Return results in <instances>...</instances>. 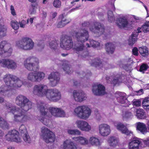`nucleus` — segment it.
Segmentation results:
<instances>
[{
  "instance_id": "nucleus-1",
  "label": "nucleus",
  "mask_w": 149,
  "mask_h": 149,
  "mask_svg": "<svg viewBox=\"0 0 149 149\" xmlns=\"http://www.w3.org/2000/svg\"><path fill=\"white\" fill-rule=\"evenodd\" d=\"M73 36L76 38L77 43L75 45L74 51L77 54L83 52L81 55L84 57L88 56V51H83L85 47L83 43L87 40L89 37L88 31L86 29H81L78 32H74Z\"/></svg>"
},
{
  "instance_id": "nucleus-2",
  "label": "nucleus",
  "mask_w": 149,
  "mask_h": 149,
  "mask_svg": "<svg viewBox=\"0 0 149 149\" xmlns=\"http://www.w3.org/2000/svg\"><path fill=\"white\" fill-rule=\"evenodd\" d=\"M6 107L8 112L14 114L13 120L15 123H24L31 120L30 117L26 114L21 109L9 104H7Z\"/></svg>"
},
{
  "instance_id": "nucleus-3",
  "label": "nucleus",
  "mask_w": 149,
  "mask_h": 149,
  "mask_svg": "<svg viewBox=\"0 0 149 149\" xmlns=\"http://www.w3.org/2000/svg\"><path fill=\"white\" fill-rule=\"evenodd\" d=\"M6 84L10 87V89L15 90L21 86L23 81L15 76L10 74H6L3 78Z\"/></svg>"
},
{
  "instance_id": "nucleus-4",
  "label": "nucleus",
  "mask_w": 149,
  "mask_h": 149,
  "mask_svg": "<svg viewBox=\"0 0 149 149\" xmlns=\"http://www.w3.org/2000/svg\"><path fill=\"white\" fill-rule=\"evenodd\" d=\"M34 45L32 40L28 37H23L16 42V46L19 48L26 51L32 49Z\"/></svg>"
},
{
  "instance_id": "nucleus-5",
  "label": "nucleus",
  "mask_w": 149,
  "mask_h": 149,
  "mask_svg": "<svg viewBox=\"0 0 149 149\" xmlns=\"http://www.w3.org/2000/svg\"><path fill=\"white\" fill-rule=\"evenodd\" d=\"M38 108L40 110L41 115L39 118V120L45 125L48 126L49 125L50 120L46 117H50L51 115H49L48 112L47 104L41 102L38 105Z\"/></svg>"
},
{
  "instance_id": "nucleus-6",
  "label": "nucleus",
  "mask_w": 149,
  "mask_h": 149,
  "mask_svg": "<svg viewBox=\"0 0 149 149\" xmlns=\"http://www.w3.org/2000/svg\"><path fill=\"white\" fill-rule=\"evenodd\" d=\"M74 113L75 115L79 118L86 120L91 116V111L88 107L82 106L76 108L74 110Z\"/></svg>"
},
{
  "instance_id": "nucleus-7",
  "label": "nucleus",
  "mask_w": 149,
  "mask_h": 149,
  "mask_svg": "<svg viewBox=\"0 0 149 149\" xmlns=\"http://www.w3.org/2000/svg\"><path fill=\"white\" fill-rule=\"evenodd\" d=\"M39 63L38 59L33 57H28L24 62V67L30 71L38 70L39 68Z\"/></svg>"
},
{
  "instance_id": "nucleus-8",
  "label": "nucleus",
  "mask_w": 149,
  "mask_h": 149,
  "mask_svg": "<svg viewBox=\"0 0 149 149\" xmlns=\"http://www.w3.org/2000/svg\"><path fill=\"white\" fill-rule=\"evenodd\" d=\"M40 135L41 138L47 143L53 142L55 140V135L54 133L45 127L41 128Z\"/></svg>"
},
{
  "instance_id": "nucleus-9",
  "label": "nucleus",
  "mask_w": 149,
  "mask_h": 149,
  "mask_svg": "<svg viewBox=\"0 0 149 149\" xmlns=\"http://www.w3.org/2000/svg\"><path fill=\"white\" fill-rule=\"evenodd\" d=\"M13 49L10 43L3 40L0 42V56L3 57H7L12 54Z\"/></svg>"
},
{
  "instance_id": "nucleus-10",
  "label": "nucleus",
  "mask_w": 149,
  "mask_h": 149,
  "mask_svg": "<svg viewBox=\"0 0 149 149\" xmlns=\"http://www.w3.org/2000/svg\"><path fill=\"white\" fill-rule=\"evenodd\" d=\"M16 103L20 106L25 111H28L32 107V103L26 97L20 95L17 97Z\"/></svg>"
},
{
  "instance_id": "nucleus-11",
  "label": "nucleus",
  "mask_w": 149,
  "mask_h": 149,
  "mask_svg": "<svg viewBox=\"0 0 149 149\" xmlns=\"http://www.w3.org/2000/svg\"><path fill=\"white\" fill-rule=\"evenodd\" d=\"M33 93H60L56 89H48L46 86L42 84L35 85L33 89Z\"/></svg>"
},
{
  "instance_id": "nucleus-12",
  "label": "nucleus",
  "mask_w": 149,
  "mask_h": 149,
  "mask_svg": "<svg viewBox=\"0 0 149 149\" xmlns=\"http://www.w3.org/2000/svg\"><path fill=\"white\" fill-rule=\"evenodd\" d=\"M60 46L61 48L67 50L72 48L73 42L71 37L67 35L62 36L61 39Z\"/></svg>"
},
{
  "instance_id": "nucleus-13",
  "label": "nucleus",
  "mask_w": 149,
  "mask_h": 149,
  "mask_svg": "<svg viewBox=\"0 0 149 149\" xmlns=\"http://www.w3.org/2000/svg\"><path fill=\"white\" fill-rule=\"evenodd\" d=\"M36 71L31 72L28 74V80L33 82H39L44 78L45 74L43 72Z\"/></svg>"
},
{
  "instance_id": "nucleus-14",
  "label": "nucleus",
  "mask_w": 149,
  "mask_h": 149,
  "mask_svg": "<svg viewBox=\"0 0 149 149\" xmlns=\"http://www.w3.org/2000/svg\"><path fill=\"white\" fill-rule=\"evenodd\" d=\"M6 139L7 141H14L17 143L20 142L22 141L19 136L18 132L14 130L8 132L6 136Z\"/></svg>"
},
{
  "instance_id": "nucleus-15",
  "label": "nucleus",
  "mask_w": 149,
  "mask_h": 149,
  "mask_svg": "<svg viewBox=\"0 0 149 149\" xmlns=\"http://www.w3.org/2000/svg\"><path fill=\"white\" fill-rule=\"evenodd\" d=\"M76 127L81 131L89 132L91 130V127L87 122L82 120H77L75 122Z\"/></svg>"
},
{
  "instance_id": "nucleus-16",
  "label": "nucleus",
  "mask_w": 149,
  "mask_h": 149,
  "mask_svg": "<svg viewBox=\"0 0 149 149\" xmlns=\"http://www.w3.org/2000/svg\"><path fill=\"white\" fill-rule=\"evenodd\" d=\"M93 26H91L89 28L90 31L94 33L98 34L99 36L103 34L104 31L103 24L97 22H93Z\"/></svg>"
},
{
  "instance_id": "nucleus-17",
  "label": "nucleus",
  "mask_w": 149,
  "mask_h": 149,
  "mask_svg": "<svg viewBox=\"0 0 149 149\" xmlns=\"http://www.w3.org/2000/svg\"><path fill=\"white\" fill-rule=\"evenodd\" d=\"M0 66L11 69H15L17 66L16 63L14 61L9 59L0 60Z\"/></svg>"
},
{
  "instance_id": "nucleus-18",
  "label": "nucleus",
  "mask_w": 149,
  "mask_h": 149,
  "mask_svg": "<svg viewBox=\"0 0 149 149\" xmlns=\"http://www.w3.org/2000/svg\"><path fill=\"white\" fill-rule=\"evenodd\" d=\"M98 130L100 134L103 136H107L110 133V126L107 124H100L98 126Z\"/></svg>"
},
{
  "instance_id": "nucleus-19",
  "label": "nucleus",
  "mask_w": 149,
  "mask_h": 149,
  "mask_svg": "<svg viewBox=\"0 0 149 149\" xmlns=\"http://www.w3.org/2000/svg\"><path fill=\"white\" fill-rule=\"evenodd\" d=\"M48 79H52L50 80V83L52 86L56 85L60 80L59 74L58 72H53L49 75Z\"/></svg>"
},
{
  "instance_id": "nucleus-20",
  "label": "nucleus",
  "mask_w": 149,
  "mask_h": 149,
  "mask_svg": "<svg viewBox=\"0 0 149 149\" xmlns=\"http://www.w3.org/2000/svg\"><path fill=\"white\" fill-rule=\"evenodd\" d=\"M19 131L21 133L25 141L28 143L31 142V139L27 133L26 127L24 125L22 124L20 125Z\"/></svg>"
},
{
  "instance_id": "nucleus-21",
  "label": "nucleus",
  "mask_w": 149,
  "mask_h": 149,
  "mask_svg": "<svg viewBox=\"0 0 149 149\" xmlns=\"http://www.w3.org/2000/svg\"><path fill=\"white\" fill-rule=\"evenodd\" d=\"M58 19L60 21L57 24V27L58 28L63 27L66 25L70 23L71 20L70 19H66L63 14L59 15L58 17Z\"/></svg>"
},
{
  "instance_id": "nucleus-22",
  "label": "nucleus",
  "mask_w": 149,
  "mask_h": 149,
  "mask_svg": "<svg viewBox=\"0 0 149 149\" xmlns=\"http://www.w3.org/2000/svg\"><path fill=\"white\" fill-rule=\"evenodd\" d=\"M116 129L120 131L122 133L128 135L132 133L131 131L129 130L123 123L118 122L116 123H113Z\"/></svg>"
},
{
  "instance_id": "nucleus-23",
  "label": "nucleus",
  "mask_w": 149,
  "mask_h": 149,
  "mask_svg": "<svg viewBox=\"0 0 149 149\" xmlns=\"http://www.w3.org/2000/svg\"><path fill=\"white\" fill-rule=\"evenodd\" d=\"M92 91L93 93H106L105 87L100 84H94L92 86Z\"/></svg>"
},
{
  "instance_id": "nucleus-24",
  "label": "nucleus",
  "mask_w": 149,
  "mask_h": 149,
  "mask_svg": "<svg viewBox=\"0 0 149 149\" xmlns=\"http://www.w3.org/2000/svg\"><path fill=\"white\" fill-rule=\"evenodd\" d=\"M141 27H138L137 30H135L134 33L131 35L130 38L128 40L129 45H132L136 41V37L138 35V33L141 32Z\"/></svg>"
},
{
  "instance_id": "nucleus-25",
  "label": "nucleus",
  "mask_w": 149,
  "mask_h": 149,
  "mask_svg": "<svg viewBox=\"0 0 149 149\" xmlns=\"http://www.w3.org/2000/svg\"><path fill=\"white\" fill-rule=\"evenodd\" d=\"M60 149H77L74 145V143L70 139H67L64 141L61 145Z\"/></svg>"
},
{
  "instance_id": "nucleus-26",
  "label": "nucleus",
  "mask_w": 149,
  "mask_h": 149,
  "mask_svg": "<svg viewBox=\"0 0 149 149\" xmlns=\"http://www.w3.org/2000/svg\"><path fill=\"white\" fill-rule=\"evenodd\" d=\"M141 143V140L138 138H135L129 143L128 148L129 149H138L140 144Z\"/></svg>"
},
{
  "instance_id": "nucleus-27",
  "label": "nucleus",
  "mask_w": 149,
  "mask_h": 149,
  "mask_svg": "<svg viewBox=\"0 0 149 149\" xmlns=\"http://www.w3.org/2000/svg\"><path fill=\"white\" fill-rule=\"evenodd\" d=\"M116 24L120 28L128 27L129 23L127 19L125 18L120 17L117 20Z\"/></svg>"
},
{
  "instance_id": "nucleus-28",
  "label": "nucleus",
  "mask_w": 149,
  "mask_h": 149,
  "mask_svg": "<svg viewBox=\"0 0 149 149\" xmlns=\"http://www.w3.org/2000/svg\"><path fill=\"white\" fill-rule=\"evenodd\" d=\"M72 139L76 143L81 145H85L88 144V140L86 138L83 136L74 137Z\"/></svg>"
},
{
  "instance_id": "nucleus-29",
  "label": "nucleus",
  "mask_w": 149,
  "mask_h": 149,
  "mask_svg": "<svg viewBox=\"0 0 149 149\" xmlns=\"http://www.w3.org/2000/svg\"><path fill=\"white\" fill-rule=\"evenodd\" d=\"M47 98L49 100L56 102L61 98V94H45Z\"/></svg>"
},
{
  "instance_id": "nucleus-30",
  "label": "nucleus",
  "mask_w": 149,
  "mask_h": 149,
  "mask_svg": "<svg viewBox=\"0 0 149 149\" xmlns=\"http://www.w3.org/2000/svg\"><path fill=\"white\" fill-rule=\"evenodd\" d=\"M137 130H139L143 134L147 132V129L146 125L143 123H137L135 124Z\"/></svg>"
},
{
  "instance_id": "nucleus-31",
  "label": "nucleus",
  "mask_w": 149,
  "mask_h": 149,
  "mask_svg": "<svg viewBox=\"0 0 149 149\" xmlns=\"http://www.w3.org/2000/svg\"><path fill=\"white\" fill-rule=\"evenodd\" d=\"M107 141L109 145L113 147L116 146L119 143L118 139L114 136L109 137L107 139Z\"/></svg>"
},
{
  "instance_id": "nucleus-32",
  "label": "nucleus",
  "mask_w": 149,
  "mask_h": 149,
  "mask_svg": "<svg viewBox=\"0 0 149 149\" xmlns=\"http://www.w3.org/2000/svg\"><path fill=\"white\" fill-rule=\"evenodd\" d=\"M73 97L76 101L81 102L87 98L86 94H73Z\"/></svg>"
},
{
  "instance_id": "nucleus-33",
  "label": "nucleus",
  "mask_w": 149,
  "mask_h": 149,
  "mask_svg": "<svg viewBox=\"0 0 149 149\" xmlns=\"http://www.w3.org/2000/svg\"><path fill=\"white\" fill-rule=\"evenodd\" d=\"M92 146H99L101 144L99 139L95 136H91L89 138L88 140V143Z\"/></svg>"
},
{
  "instance_id": "nucleus-34",
  "label": "nucleus",
  "mask_w": 149,
  "mask_h": 149,
  "mask_svg": "<svg viewBox=\"0 0 149 149\" xmlns=\"http://www.w3.org/2000/svg\"><path fill=\"white\" fill-rule=\"evenodd\" d=\"M106 49L107 52L109 54H112L115 50V46L111 43H107L105 45Z\"/></svg>"
},
{
  "instance_id": "nucleus-35",
  "label": "nucleus",
  "mask_w": 149,
  "mask_h": 149,
  "mask_svg": "<svg viewBox=\"0 0 149 149\" xmlns=\"http://www.w3.org/2000/svg\"><path fill=\"white\" fill-rule=\"evenodd\" d=\"M136 116L139 119H143L145 118L146 115L145 113L142 109H138L136 110Z\"/></svg>"
},
{
  "instance_id": "nucleus-36",
  "label": "nucleus",
  "mask_w": 149,
  "mask_h": 149,
  "mask_svg": "<svg viewBox=\"0 0 149 149\" xmlns=\"http://www.w3.org/2000/svg\"><path fill=\"white\" fill-rule=\"evenodd\" d=\"M92 65L96 67H100L101 68L103 67V64L99 58H95L92 61Z\"/></svg>"
},
{
  "instance_id": "nucleus-37",
  "label": "nucleus",
  "mask_w": 149,
  "mask_h": 149,
  "mask_svg": "<svg viewBox=\"0 0 149 149\" xmlns=\"http://www.w3.org/2000/svg\"><path fill=\"white\" fill-rule=\"evenodd\" d=\"M139 51L141 55L143 56H145L148 55V50L146 46H143L139 48Z\"/></svg>"
},
{
  "instance_id": "nucleus-38",
  "label": "nucleus",
  "mask_w": 149,
  "mask_h": 149,
  "mask_svg": "<svg viewBox=\"0 0 149 149\" xmlns=\"http://www.w3.org/2000/svg\"><path fill=\"white\" fill-rule=\"evenodd\" d=\"M122 81L123 80L121 78V77L119 76L118 77H115L111 81H110V83L111 84H113L114 86H115L117 84H120L122 82Z\"/></svg>"
},
{
  "instance_id": "nucleus-39",
  "label": "nucleus",
  "mask_w": 149,
  "mask_h": 149,
  "mask_svg": "<svg viewBox=\"0 0 149 149\" xmlns=\"http://www.w3.org/2000/svg\"><path fill=\"white\" fill-rule=\"evenodd\" d=\"M120 94V96L117 98V100L118 101L122 104L128 103V100H127V98L124 95L125 94Z\"/></svg>"
},
{
  "instance_id": "nucleus-40",
  "label": "nucleus",
  "mask_w": 149,
  "mask_h": 149,
  "mask_svg": "<svg viewBox=\"0 0 149 149\" xmlns=\"http://www.w3.org/2000/svg\"><path fill=\"white\" fill-rule=\"evenodd\" d=\"M68 133L70 135H79L81 134V132L77 129H68L67 130Z\"/></svg>"
},
{
  "instance_id": "nucleus-41",
  "label": "nucleus",
  "mask_w": 149,
  "mask_h": 149,
  "mask_svg": "<svg viewBox=\"0 0 149 149\" xmlns=\"http://www.w3.org/2000/svg\"><path fill=\"white\" fill-rule=\"evenodd\" d=\"M141 29L145 33L149 31V21L146 22L142 26Z\"/></svg>"
},
{
  "instance_id": "nucleus-42",
  "label": "nucleus",
  "mask_w": 149,
  "mask_h": 149,
  "mask_svg": "<svg viewBox=\"0 0 149 149\" xmlns=\"http://www.w3.org/2000/svg\"><path fill=\"white\" fill-rule=\"evenodd\" d=\"M6 86H2L0 87V93H4L8 91H13L12 89H10V87Z\"/></svg>"
},
{
  "instance_id": "nucleus-43",
  "label": "nucleus",
  "mask_w": 149,
  "mask_h": 149,
  "mask_svg": "<svg viewBox=\"0 0 149 149\" xmlns=\"http://www.w3.org/2000/svg\"><path fill=\"white\" fill-rule=\"evenodd\" d=\"M59 109L57 108L52 107L50 108L49 111L52 115L56 117V116H59V114H57V112L59 111Z\"/></svg>"
},
{
  "instance_id": "nucleus-44",
  "label": "nucleus",
  "mask_w": 149,
  "mask_h": 149,
  "mask_svg": "<svg viewBox=\"0 0 149 149\" xmlns=\"http://www.w3.org/2000/svg\"><path fill=\"white\" fill-rule=\"evenodd\" d=\"M108 17L109 21L110 22H113L115 20V17L112 11L109 10L108 11Z\"/></svg>"
},
{
  "instance_id": "nucleus-45",
  "label": "nucleus",
  "mask_w": 149,
  "mask_h": 149,
  "mask_svg": "<svg viewBox=\"0 0 149 149\" xmlns=\"http://www.w3.org/2000/svg\"><path fill=\"white\" fill-rule=\"evenodd\" d=\"M49 45L51 49L55 50L57 49L58 43L56 40H53L49 42Z\"/></svg>"
},
{
  "instance_id": "nucleus-46",
  "label": "nucleus",
  "mask_w": 149,
  "mask_h": 149,
  "mask_svg": "<svg viewBox=\"0 0 149 149\" xmlns=\"http://www.w3.org/2000/svg\"><path fill=\"white\" fill-rule=\"evenodd\" d=\"M0 126L4 129L8 128L9 126L7 122L4 120L0 117Z\"/></svg>"
},
{
  "instance_id": "nucleus-47",
  "label": "nucleus",
  "mask_w": 149,
  "mask_h": 149,
  "mask_svg": "<svg viewBox=\"0 0 149 149\" xmlns=\"http://www.w3.org/2000/svg\"><path fill=\"white\" fill-rule=\"evenodd\" d=\"M63 68L64 70L66 71V73L68 74H71L72 72L70 70V68L69 65L68 64H63Z\"/></svg>"
},
{
  "instance_id": "nucleus-48",
  "label": "nucleus",
  "mask_w": 149,
  "mask_h": 149,
  "mask_svg": "<svg viewBox=\"0 0 149 149\" xmlns=\"http://www.w3.org/2000/svg\"><path fill=\"white\" fill-rule=\"evenodd\" d=\"M11 25L12 27L15 30H17L19 29V24L16 21L13 20L11 21Z\"/></svg>"
},
{
  "instance_id": "nucleus-49",
  "label": "nucleus",
  "mask_w": 149,
  "mask_h": 149,
  "mask_svg": "<svg viewBox=\"0 0 149 149\" xmlns=\"http://www.w3.org/2000/svg\"><path fill=\"white\" fill-rule=\"evenodd\" d=\"M149 68L148 65L146 64L143 63L140 66L139 71L140 72H143L146 71Z\"/></svg>"
},
{
  "instance_id": "nucleus-50",
  "label": "nucleus",
  "mask_w": 149,
  "mask_h": 149,
  "mask_svg": "<svg viewBox=\"0 0 149 149\" xmlns=\"http://www.w3.org/2000/svg\"><path fill=\"white\" fill-rule=\"evenodd\" d=\"M89 41L91 46L93 47H97L100 45V43L97 41L93 40H91Z\"/></svg>"
},
{
  "instance_id": "nucleus-51",
  "label": "nucleus",
  "mask_w": 149,
  "mask_h": 149,
  "mask_svg": "<svg viewBox=\"0 0 149 149\" xmlns=\"http://www.w3.org/2000/svg\"><path fill=\"white\" fill-rule=\"evenodd\" d=\"M29 22V19H28L26 21L22 20L21 22H19V26L20 27L24 28L25 27L26 24H28Z\"/></svg>"
},
{
  "instance_id": "nucleus-52",
  "label": "nucleus",
  "mask_w": 149,
  "mask_h": 149,
  "mask_svg": "<svg viewBox=\"0 0 149 149\" xmlns=\"http://www.w3.org/2000/svg\"><path fill=\"white\" fill-rule=\"evenodd\" d=\"M53 4L55 7L59 8L61 6V2L59 0H54Z\"/></svg>"
},
{
  "instance_id": "nucleus-53",
  "label": "nucleus",
  "mask_w": 149,
  "mask_h": 149,
  "mask_svg": "<svg viewBox=\"0 0 149 149\" xmlns=\"http://www.w3.org/2000/svg\"><path fill=\"white\" fill-rule=\"evenodd\" d=\"M59 114V116H56V117H64L65 116V113L64 111L62 110L61 109L59 108V111L57 112V114Z\"/></svg>"
},
{
  "instance_id": "nucleus-54",
  "label": "nucleus",
  "mask_w": 149,
  "mask_h": 149,
  "mask_svg": "<svg viewBox=\"0 0 149 149\" xmlns=\"http://www.w3.org/2000/svg\"><path fill=\"white\" fill-rule=\"evenodd\" d=\"M37 5L38 4L36 3H35L34 4L32 3L31 4V6L33 8V10L32 11H31L30 10L31 14H33L35 13L36 11L35 10V8L37 6Z\"/></svg>"
},
{
  "instance_id": "nucleus-55",
  "label": "nucleus",
  "mask_w": 149,
  "mask_h": 149,
  "mask_svg": "<svg viewBox=\"0 0 149 149\" xmlns=\"http://www.w3.org/2000/svg\"><path fill=\"white\" fill-rule=\"evenodd\" d=\"M139 50L138 48L136 47H134L132 49V54L135 56H137L138 55Z\"/></svg>"
},
{
  "instance_id": "nucleus-56",
  "label": "nucleus",
  "mask_w": 149,
  "mask_h": 149,
  "mask_svg": "<svg viewBox=\"0 0 149 149\" xmlns=\"http://www.w3.org/2000/svg\"><path fill=\"white\" fill-rule=\"evenodd\" d=\"M132 116V115L131 113L128 112L125 113L123 116V117L124 118H130Z\"/></svg>"
},
{
  "instance_id": "nucleus-57",
  "label": "nucleus",
  "mask_w": 149,
  "mask_h": 149,
  "mask_svg": "<svg viewBox=\"0 0 149 149\" xmlns=\"http://www.w3.org/2000/svg\"><path fill=\"white\" fill-rule=\"evenodd\" d=\"M90 23L88 22H84L82 24V26L83 27H89L90 26Z\"/></svg>"
},
{
  "instance_id": "nucleus-58",
  "label": "nucleus",
  "mask_w": 149,
  "mask_h": 149,
  "mask_svg": "<svg viewBox=\"0 0 149 149\" xmlns=\"http://www.w3.org/2000/svg\"><path fill=\"white\" fill-rule=\"evenodd\" d=\"M145 103H146L147 105L149 104V97H146L143 100L142 104L143 105H144Z\"/></svg>"
},
{
  "instance_id": "nucleus-59",
  "label": "nucleus",
  "mask_w": 149,
  "mask_h": 149,
  "mask_svg": "<svg viewBox=\"0 0 149 149\" xmlns=\"http://www.w3.org/2000/svg\"><path fill=\"white\" fill-rule=\"evenodd\" d=\"M141 102L139 100H135L133 102V105L137 107L140 106Z\"/></svg>"
},
{
  "instance_id": "nucleus-60",
  "label": "nucleus",
  "mask_w": 149,
  "mask_h": 149,
  "mask_svg": "<svg viewBox=\"0 0 149 149\" xmlns=\"http://www.w3.org/2000/svg\"><path fill=\"white\" fill-rule=\"evenodd\" d=\"M10 10L11 14L13 16L15 15H16V13L14 7L13 5H11L10 6Z\"/></svg>"
},
{
  "instance_id": "nucleus-61",
  "label": "nucleus",
  "mask_w": 149,
  "mask_h": 149,
  "mask_svg": "<svg viewBox=\"0 0 149 149\" xmlns=\"http://www.w3.org/2000/svg\"><path fill=\"white\" fill-rule=\"evenodd\" d=\"M43 40H40L38 42V45L39 47L42 46V48H43L44 47V42Z\"/></svg>"
},
{
  "instance_id": "nucleus-62",
  "label": "nucleus",
  "mask_w": 149,
  "mask_h": 149,
  "mask_svg": "<svg viewBox=\"0 0 149 149\" xmlns=\"http://www.w3.org/2000/svg\"><path fill=\"white\" fill-rule=\"evenodd\" d=\"M69 93H84L83 91H80L79 92H78L76 90H74L73 91L72 89H70V91L69 92Z\"/></svg>"
},
{
  "instance_id": "nucleus-63",
  "label": "nucleus",
  "mask_w": 149,
  "mask_h": 149,
  "mask_svg": "<svg viewBox=\"0 0 149 149\" xmlns=\"http://www.w3.org/2000/svg\"><path fill=\"white\" fill-rule=\"evenodd\" d=\"M6 31H3L2 29L0 30V38L4 36L5 35Z\"/></svg>"
},
{
  "instance_id": "nucleus-64",
  "label": "nucleus",
  "mask_w": 149,
  "mask_h": 149,
  "mask_svg": "<svg viewBox=\"0 0 149 149\" xmlns=\"http://www.w3.org/2000/svg\"><path fill=\"white\" fill-rule=\"evenodd\" d=\"M2 29L3 31H6L7 29L4 25H2L0 24V30Z\"/></svg>"
}]
</instances>
